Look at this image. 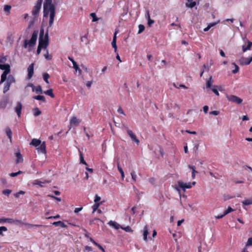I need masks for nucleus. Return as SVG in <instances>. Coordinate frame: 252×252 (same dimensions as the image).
Returning <instances> with one entry per match:
<instances>
[{"instance_id":"5701e85b","label":"nucleus","mask_w":252,"mask_h":252,"mask_svg":"<svg viewBox=\"0 0 252 252\" xmlns=\"http://www.w3.org/2000/svg\"><path fill=\"white\" fill-rule=\"evenodd\" d=\"M5 132L6 134V135L8 137V138L10 139V141L11 142L12 141V132L11 130L9 127H7L5 128Z\"/></svg>"},{"instance_id":"6e6d98bb","label":"nucleus","mask_w":252,"mask_h":252,"mask_svg":"<svg viewBox=\"0 0 252 252\" xmlns=\"http://www.w3.org/2000/svg\"><path fill=\"white\" fill-rule=\"evenodd\" d=\"M101 198L100 196H99L98 195H97V194H96L95 195V198H94V201L95 203H98V202L99 201H100ZM100 204H101V202L100 203Z\"/></svg>"},{"instance_id":"c756f323","label":"nucleus","mask_w":252,"mask_h":252,"mask_svg":"<svg viewBox=\"0 0 252 252\" xmlns=\"http://www.w3.org/2000/svg\"><path fill=\"white\" fill-rule=\"evenodd\" d=\"M33 98L35 99L36 100H41L43 102H45V101H46L45 98L44 96H43V95H38L34 96L33 97Z\"/></svg>"},{"instance_id":"37998d69","label":"nucleus","mask_w":252,"mask_h":252,"mask_svg":"<svg viewBox=\"0 0 252 252\" xmlns=\"http://www.w3.org/2000/svg\"><path fill=\"white\" fill-rule=\"evenodd\" d=\"M42 182L41 181H40L38 180H35L33 181V185H39L41 187H43V185H42Z\"/></svg>"},{"instance_id":"13d9d810","label":"nucleus","mask_w":252,"mask_h":252,"mask_svg":"<svg viewBox=\"0 0 252 252\" xmlns=\"http://www.w3.org/2000/svg\"><path fill=\"white\" fill-rule=\"evenodd\" d=\"M155 22L154 20H152L151 18L148 20V25L149 27H151L153 24Z\"/></svg>"},{"instance_id":"dca6fc26","label":"nucleus","mask_w":252,"mask_h":252,"mask_svg":"<svg viewBox=\"0 0 252 252\" xmlns=\"http://www.w3.org/2000/svg\"><path fill=\"white\" fill-rule=\"evenodd\" d=\"M37 150H38V152L45 154L46 153V151L45 142H43L42 143H41L39 147L37 148Z\"/></svg>"},{"instance_id":"393cba45","label":"nucleus","mask_w":252,"mask_h":252,"mask_svg":"<svg viewBox=\"0 0 252 252\" xmlns=\"http://www.w3.org/2000/svg\"><path fill=\"white\" fill-rule=\"evenodd\" d=\"M213 83V80L212 76H210L209 79L207 81L206 83V88H210L211 85Z\"/></svg>"},{"instance_id":"680f3d73","label":"nucleus","mask_w":252,"mask_h":252,"mask_svg":"<svg viewBox=\"0 0 252 252\" xmlns=\"http://www.w3.org/2000/svg\"><path fill=\"white\" fill-rule=\"evenodd\" d=\"M42 48H43L41 47V45L40 44L38 45L37 49V51H36L37 55H39L40 53Z\"/></svg>"},{"instance_id":"a878e982","label":"nucleus","mask_w":252,"mask_h":252,"mask_svg":"<svg viewBox=\"0 0 252 252\" xmlns=\"http://www.w3.org/2000/svg\"><path fill=\"white\" fill-rule=\"evenodd\" d=\"M252 46V42H249L248 44L245 46L243 45L242 46L243 51L244 52H246L247 50H250Z\"/></svg>"},{"instance_id":"e433bc0d","label":"nucleus","mask_w":252,"mask_h":252,"mask_svg":"<svg viewBox=\"0 0 252 252\" xmlns=\"http://www.w3.org/2000/svg\"><path fill=\"white\" fill-rule=\"evenodd\" d=\"M41 111L38 108H35L34 109V114H33L35 117L39 116V115L41 114Z\"/></svg>"},{"instance_id":"ddd939ff","label":"nucleus","mask_w":252,"mask_h":252,"mask_svg":"<svg viewBox=\"0 0 252 252\" xmlns=\"http://www.w3.org/2000/svg\"><path fill=\"white\" fill-rule=\"evenodd\" d=\"M3 70H4V71L1 75V80L0 81V84H1L2 83H3V82H4L6 80L7 75L9 73V72L10 71V69L7 68V69H3Z\"/></svg>"},{"instance_id":"774afa93","label":"nucleus","mask_w":252,"mask_h":252,"mask_svg":"<svg viewBox=\"0 0 252 252\" xmlns=\"http://www.w3.org/2000/svg\"><path fill=\"white\" fill-rule=\"evenodd\" d=\"M28 87H32V91L33 92H34V90H35V86L33 85V84L32 83H29L27 85Z\"/></svg>"},{"instance_id":"1a4fd4ad","label":"nucleus","mask_w":252,"mask_h":252,"mask_svg":"<svg viewBox=\"0 0 252 252\" xmlns=\"http://www.w3.org/2000/svg\"><path fill=\"white\" fill-rule=\"evenodd\" d=\"M6 61L5 57H0V69L1 70L10 68V65L8 64H5Z\"/></svg>"},{"instance_id":"20e7f679","label":"nucleus","mask_w":252,"mask_h":252,"mask_svg":"<svg viewBox=\"0 0 252 252\" xmlns=\"http://www.w3.org/2000/svg\"><path fill=\"white\" fill-rule=\"evenodd\" d=\"M178 185L175 186V189L179 192L180 191V189L185 191L187 189H190L192 187L191 183H185L182 181H179L177 182Z\"/></svg>"},{"instance_id":"f704fd0d","label":"nucleus","mask_w":252,"mask_h":252,"mask_svg":"<svg viewBox=\"0 0 252 252\" xmlns=\"http://www.w3.org/2000/svg\"><path fill=\"white\" fill-rule=\"evenodd\" d=\"M7 231V228L6 227L2 226L0 227V235L3 236V232H6Z\"/></svg>"},{"instance_id":"6e6552de","label":"nucleus","mask_w":252,"mask_h":252,"mask_svg":"<svg viewBox=\"0 0 252 252\" xmlns=\"http://www.w3.org/2000/svg\"><path fill=\"white\" fill-rule=\"evenodd\" d=\"M9 100L8 96H3L0 100V109H4L7 105Z\"/></svg>"},{"instance_id":"7ed1b4c3","label":"nucleus","mask_w":252,"mask_h":252,"mask_svg":"<svg viewBox=\"0 0 252 252\" xmlns=\"http://www.w3.org/2000/svg\"><path fill=\"white\" fill-rule=\"evenodd\" d=\"M9 220L10 221L9 222H10V224H15V225H21V224H22V225H26V226H28L29 228H33V227H38V226H42L41 225L32 224H30V223H29L24 222H23L21 220H17V219H12V218H10V220Z\"/></svg>"},{"instance_id":"cd10ccee","label":"nucleus","mask_w":252,"mask_h":252,"mask_svg":"<svg viewBox=\"0 0 252 252\" xmlns=\"http://www.w3.org/2000/svg\"><path fill=\"white\" fill-rule=\"evenodd\" d=\"M44 94H45L46 95L51 96L52 98H54L55 97V95L53 93V90L52 89H50L44 92Z\"/></svg>"},{"instance_id":"a19ab883","label":"nucleus","mask_w":252,"mask_h":252,"mask_svg":"<svg viewBox=\"0 0 252 252\" xmlns=\"http://www.w3.org/2000/svg\"><path fill=\"white\" fill-rule=\"evenodd\" d=\"M232 64L234 65L235 69L232 70V72L233 74H236L239 71V67L235 63H233Z\"/></svg>"},{"instance_id":"473e14b6","label":"nucleus","mask_w":252,"mask_h":252,"mask_svg":"<svg viewBox=\"0 0 252 252\" xmlns=\"http://www.w3.org/2000/svg\"><path fill=\"white\" fill-rule=\"evenodd\" d=\"M80 163H82L83 164L87 165V163L85 161L83 157V153L80 151Z\"/></svg>"},{"instance_id":"58836bf2","label":"nucleus","mask_w":252,"mask_h":252,"mask_svg":"<svg viewBox=\"0 0 252 252\" xmlns=\"http://www.w3.org/2000/svg\"><path fill=\"white\" fill-rule=\"evenodd\" d=\"M100 203H95L92 206L93 209V213H94L95 211H96L100 206Z\"/></svg>"},{"instance_id":"8fccbe9b","label":"nucleus","mask_w":252,"mask_h":252,"mask_svg":"<svg viewBox=\"0 0 252 252\" xmlns=\"http://www.w3.org/2000/svg\"><path fill=\"white\" fill-rule=\"evenodd\" d=\"M12 190L11 189H4L2 190V193L6 196H9V195L11 193Z\"/></svg>"},{"instance_id":"ea45409f","label":"nucleus","mask_w":252,"mask_h":252,"mask_svg":"<svg viewBox=\"0 0 252 252\" xmlns=\"http://www.w3.org/2000/svg\"><path fill=\"white\" fill-rule=\"evenodd\" d=\"M196 3L195 1H192L190 2L189 3H186V5L187 7H189V8H193L196 5Z\"/></svg>"},{"instance_id":"4d7b16f0","label":"nucleus","mask_w":252,"mask_h":252,"mask_svg":"<svg viewBox=\"0 0 252 252\" xmlns=\"http://www.w3.org/2000/svg\"><path fill=\"white\" fill-rule=\"evenodd\" d=\"M121 228L123 229H124L125 230H126V232H131V231H132L131 228H130V227H129L128 226L126 227H121Z\"/></svg>"},{"instance_id":"e2e57ef3","label":"nucleus","mask_w":252,"mask_h":252,"mask_svg":"<svg viewBox=\"0 0 252 252\" xmlns=\"http://www.w3.org/2000/svg\"><path fill=\"white\" fill-rule=\"evenodd\" d=\"M95 246L96 247H97L102 252H105V251L104 249L103 248V247L99 244L97 243Z\"/></svg>"},{"instance_id":"9d476101","label":"nucleus","mask_w":252,"mask_h":252,"mask_svg":"<svg viewBox=\"0 0 252 252\" xmlns=\"http://www.w3.org/2000/svg\"><path fill=\"white\" fill-rule=\"evenodd\" d=\"M127 133L128 135L130 137L132 141L135 142L137 145H139V140L137 138L136 135L133 133L132 131L130 129H127Z\"/></svg>"},{"instance_id":"603ef678","label":"nucleus","mask_w":252,"mask_h":252,"mask_svg":"<svg viewBox=\"0 0 252 252\" xmlns=\"http://www.w3.org/2000/svg\"><path fill=\"white\" fill-rule=\"evenodd\" d=\"M251 246H252V237H250L248 239L245 247L247 248V247Z\"/></svg>"},{"instance_id":"bb28decb","label":"nucleus","mask_w":252,"mask_h":252,"mask_svg":"<svg viewBox=\"0 0 252 252\" xmlns=\"http://www.w3.org/2000/svg\"><path fill=\"white\" fill-rule=\"evenodd\" d=\"M243 205H252V198H248V199H247L244 201H243L242 202Z\"/></svg>"},{"instance_id":"4be33fe9","label":"nucleus","mask_w":252,"mask_h":252,"mask_svg":"<svg viewBox=\"0 0 252 252\" xmlns=\"http://www.w3.org/2000/svg\"><path fill=\"white\" fill-rule=\"evenodd\" d=\"M52 224L53 225H55L56 226H60L61 227L63 228L67 227V225L65 224L63 221H55L52 223Z\"/></svg>"},{"instance_id":"4c0bfd02","label":"nucleus","mask_w":252,"mask_h":252,"mask_svg":"<svg viewBox=\"0 0 252 252\" xmlns=\"http://www.w3.org/2000/svg\"><path fill=\"white\" fill-rule=\"evenodd\" d=\"M10 86L11 85L7 84V82L6 83V84H5V86H4V88H3V92L4 94H5L9 90Z\"/></svg>"},{"instance_id":"b1692460","label":"nucleus","mask_w":252,"mask_h":252,"mask_svg":"<svg viewBox=\"0 0 252 252\" xmlns=\"http://www.w3.org/2000/svg\"><path fill=\"white\" fill-rule=\"evenodd\" d=\"M15 82V80L13 76L12 75H9L6 81L7 84L11 85L12 83H14Z\"/></svg>"},{"instance_id":"f8f14e48","label":"nucleus","mask_w":252,"mask_h":252,"mask_svg":"<svg viewBox=\"0 0 252 252\" xmlns=\"http://www.w3.org/2000/svg\"><path fill=\"white\" fill-rule=\"evenodd\" d=\"M68 59L72 62L73 66V67L76 70V71H78V73L81 74L82 73V70L79 68L78 65L77 64L76 62L70 57H68Z\"/></svg>"},{"instance_id":"c03bdc74","label":"nucleus","mask_w":252,"mask_h":252,"mask_svg":"<svg viewBox=\"0 0 252 252\" xmlns=\"http://www.w3.org/2000/svg\"><path fill=\"white\" fill-rule=\"evenodd\" d=\"M217 88H219L218 86H214L212 88V90L217 95H219Z\"/></svg>"},{"instance_id":"864d4df0","label":"nucleus","mask_w":252,"mask_h":252,"mask_svg":"<svg viewBox=\"0 0 252 252\" xmlns=\"http://www.w3.org/2000/svg\"><path fill=\"white\" fill-rule=\"evenodd\" d=\"M90 16L93 17V22H96L98 20V19L96 17V15L94 13H91Z\"/></svg>"},{"instance_id":"c85d7f7f","label":"nucleus","mask_w":252,"mask_h":252,"mask_svg":"<svg viewBox=\"0 0 252 252\" xmlns=\"http://www.w3.org/2000/svg\"><path fill=\"white\" fill-rule=\"evenodd\" d=\"M117 167H118L119 171L120 172V173L121 174V177H122V179H124V178L125 177L124 172V171H123L122 168L120 166V163L119 162H117Z\"/></svg>"},{"instance_id":"338daca9","label":"nucleus","mask_w":252,"mask_h":252,"mask_svg":"<svg viewBox=\"0 0 252 252\" xmlns=\"http://www.w3.org/2000/svg\"><path fill=\"white\" fill-rule=\"evenodd\" d=\"M44 32L43 29H41L40 31V34H39V37H41V38H43Z\"/></svg>"},{"instance_id":"c9c22d12","label":"nucleus","mask_w":252,"mask_h":252,"mask_svg":"<svg viewBox=\"0 0 252 252\" xmlns=\"http://www.w3.org/2000/svg\"><path fill=\"white\" fill-rule=\"evenodd\" d=\"M110 225L113 226L114 228L116 229H119V224H118L116 222L113 221L112 220L110 221L109 222Z\"/></svg>"},{"instance_id":"052dcab7","label":"nucleus","mask_w":252,"mask_h":252,"mask_svg":"<svg viewBox=\"0 0 252 252\" xmlns=\"http://www.w3.org/2000/svg\"><path fill=\"white\" fill-rule=\"evenodd\" d=\"M219 114L220 111H212L210 112V115H218Z\"/></svg>"},{"instance_id":"49530a36","label":"nucleus","mask_w":252,"mask_h":252,"mask_svg":"<svg viewBox=\"0 0 252 252\" xmlns=\"http://www.w3.org/2000/svg\"><path fill=\"white\" fill-rule=\"evenodd\" d=\"M11 8V6L10 5H5L4 6L3 9H4V11L5 12H7L8 13H9Z\"/></svg>"},{"instance_id":"f257e3e1","label":"nucleus","mask_w":252,"mask_h":252,"mask_svg":"<svg viewBox=\"0 0 252 252\" xmlns=\"http://www.w3.org/2000/svg\"><path fill=\"white\" fill-rule=\"evenodd\" d=\"M49 15V26L52 27L55 16V7L52 3V0H45L43 3V16L47 17Z\"/></svg>"},{"instance_id":"39448f33","label":"nucleus","mask_w":252,"mask_h":252,"mask_svg":"<svg viewBox=\"0 0 252 252\" xmlns=\"http://www.w3.org/2000/svg\"><path fill=\"white\" fill-rule=\"evenodd\" d=\"M41 45V47L43 48H46L48 45V33L46 32L44 38H39V43L38 45Z\"/></svg>"},{"instance_id":"5fc2aeb1","label":"nucleus","mask_w":252,"mask_h":252,"mask_svg":"<svg viewBox=\"0 0 252 252\" xmlns=\"http://www.w3.org/2000/svg\"><path fill=\"white\" fill-rule=\"evenodd\" d=\"M25 193V191L20 190L18 192H17L15 194H14V196L16 198H19L20 194H24Z\"/></svg>"},{"instance_id":"4468645a","label":"nucleus","mask_w":252,"mask_h":252,"mask_svg":"<svg viewBox=\"0 0 252 252\" xmlns=\"http://www.w3.org/2000/svg\"><path fill=\"white\" fill-rule=\"evenodd\" d=\"M33 68H34V64L33 63H32L31 64L28 68V69H27V71H28V79H30L33 74Z\"/></svg>"},{"instance_id":"2f4dec72","label":"nucleus","mask_w":252,"mask_h":252,"mask_svg":"<svg viewBox=\"0 0 252 252\" xmlns=\"http://www.w3.org/2000/svg\"><path fill=\"white\" fill-rule=\"evenodd\" d=\"M49 77H50V75H49V74L48 73H44L43 74V79L45 81V82L46 83H47V84L49 83V82L48 81V79H49Z\"/></svg>"},{"instance_id":"f03ea898","label":"nucleus","mask_w":252,"mask_h":252,"mask_svg":"<svg viewBox=\"0 0 252 252\" xmlns=\"http://www.w3.org/2000/svg\"><path fill=\"white\" fill-rule=\"evenodd\" d=\"M38 33V31H34L32 33L31 39L29 41L28 40H25L24 45L25 48H26L28 45H29V47H32L35 44Z\"/></svg>"},{"instance_id":"f3484780","label":"nucleus","mask_w":252,"mask_h":252,"mask_svg":"<svg viewBox=\"0 0 252 252\" xmlns=\"http://www.w3.org/2000/svg\"><path fill=\"white\" fill-rule=\"evenodd\" d=\"M22 107V104L20 102H18L17 103L16 106L15 108V111L19 117H20L21 116Z\"/></svg>"},{"instance_id":"6ab92c4d","label":"nucleus","mask_w":252,"mask_h":252,"mask_svg":"<svg viewBox=\"0 0 252 252\" xmlns=\"http://www.w3.org/2000/svg\"><path fill=\"white\" fill-rule=\"evenodd\" d=\"M116 34H117V32H116L114 34L113 40L111 43L112 46L113 48H114V51L115 53L117 52V46L116 45V38H117Z\"/></svg>"},{"instance_id":"7c9ffc66","label":"nucleus","mask_w":252,"mask_h":252,"mask_svg":"<svg viewBox=\"0 0 252 252\" xmlns=\"http://www.w3.org/2000/svg\"><path fill=\"white\" fill-rule=\"evenodd\" d=\"M189 168L190 169H192V175H191V176H192V178L193 179H194L195 177V173H197V171H196L195 169H194V167L193 166H191L190 165H189L188 166Z\"/></svg>"},{"instance_id":"9b49d317","label":"nucleus","mask_w":252,"mask_h":252,"mask_svg":"<svg viewBox=\"0 0 252 252\" xmlns=\"http://www.w3.org/2000/svg\"><path fill=\"white\" fill-rule=\"evenodd\" d=\"M252 62V56L250 58L242 57L239 60L240 64L243 65H249Z\"/></svg>"},{"instance_id":"412c9836","label":"nucleus","mask_w":252,"mask_h":252,"mask_svg":"<svg viewBox=\"0 0 252 252\" xmlns=\"http://www.w3.org/2000/svg\"><path fill=\"white\" fill-rule=\"evenodd\" d=\"M41 143V140L37 139H33L32 140V142L30 143V145H32L35 147H37L38 146H39Z\"/></svg>"},{"instance_id":"72a5a7b5","label":"nucleus","mask_w":252,"mask_h":252,"mask_svg":"<svg viewBox=\"0 0 252 252\" xmlns=\"http://www.w3.org/2000/svg\"><path fill=\"white\" fill-rule=\"evenodd\" d=\"M34 91H35V92L37 94H42L43 93V91H42V88H41V86H40V85L37 86L36 87V88L35 87Z\"/></svg>"},{"instance_id":"de8ad7c7","label":"nucleus","mask_w":252,"mask_h":252,"mask_svg":"<svg viewBox=\"0 0 252 252\" xmlns=\"http://www.w3.org/2000/svg\"><path fill=\"white\" fill-rule=\"evenodd\" d=\"M23 173V172L21 171H18L17 172H15V173H11L9 174V175L11 176V177H16L20 174H21Z\"/></svg>"},{"instance_id":"bf43d9fd","label":"nucleus","mask_w":252,"mask_h":252,"mask_svg":"<svg viewBox=\"0 0 252 252\" xmlns=\"http://www.w3.org/2000/svg\"><path fill=\"white\" fill-rule=\"evenodd\" d=\"M44 57L47 60H51L52 59V57L49 55L48 52H47V53L44 55Z\"/></svg>"},{"instance_id":"0e129e2a","label":"nucleus","mask_w":252,"mask_h":252,"mask_svg":"<svg viewBox=\"0 0 252 252\" xmlns=\"http://www.w3.org/2000/svg\"><path fill=\"white\" fill-rule=\"evenodd\" d=\"M83 230L85 232L84 235H85V236L88 238H90V236H89V233L87 231V230L85 228L83 229Z\"/></svg>"},{"instance_id":"2eb2a0df","label":"nucleus","mask_w":252,"mask_h":252,"mask_svg":"<svg viewBox=\"0 0 252 252\" xmlns=\"http://www.w3.org/2000/svg\"><path fill=\"white\" fill-rule=\"evenodd\" d=\"M80 123V121L76 117H73L71 118L70 121V125L71 126H77Z\"/></svg>"},{"instance_id":"0eeeda50","label":"nucleus","mask_w":252,"mask_h":252,"mask_svg":"<svg viewBox=\"0 0 252 252\" xmlns=\"http://www.w3.org/2000/svg\"><path fill=\"white\" fill-rule=\"evenodd\" d=\"M43 0H38L36 5L34 6L33 9L32 11V14L34 16H36L41 7V4Z\"/></svg>"},{"instance_id":"3c124183","label":"nucleus","mask_w":252,"mask_h":252,"mask_svg":"<svg viewBox=\"0 0 252 252\" xmlns=\"http://www.w3.org/2000/svg\"><path fill=\"white\" fill-rule=\"evenodd\" d=\"M234 210L231 207H228V208H227V210H226L224 212V215H227L228 214H229V213L233 211Z\"/></svg>"},{"instance_id":"aec40b11","label":"nucleus","mask_w":252,"mask_h":252,"mask_svg":"<svg viewBox=\"0 0 252 252\" xmlns=\"http://www.w3.org/2000/svg\"><path fill=\"white\" fill-rule=\"evenodd\" d=\"M149 234V229L148 225H145L143 229V239L144 241H146L147 240V236Z\"/></svg>"},{"instance_id":"a211bd4d","label":"nucleus","mask_w":252,"mask_h":252,"mask_svg":"<svg viewBox=\"0 0 252 252\" xmlns=\"http://www.w3.org/2000/svg\"><path fill=\"white\" fill-rule=\"evenodd\" d=\"M15 157H16V163L17 164L22 163L23 161L22 156L20 152L16 153Z\"/></svg>"},{"instance_id":"09e8293b","label":"nucleus","mask_w":252,"mask_h":252,"mask_svg":"<svg viewBox=\"0 0 252 252\" xmlns=\"http://www.w3.org/2000/svg\"><path fill=\"white\" fill-rule=\"evenodd\" d=\"M130 174H131V178L134 181H136V178H137V175L136 174V173L134 171H132L131 173H130Z\"/></svg>"},{"instance_id":"a18cd8bd","label":"nucleus","mask_w":252,"mask_h":252,"mask_svg":"<svg viewBox=\"0 0 252 252\" xmlns=\"http://www.w3.org/2000/svg\"><path fill=\"white\" fill-rule=\"evenodd\" d=\"M10 220V218H0V223L3 222H6V223H8L10 224V222H9L10 220Z\"/></svg>"},{"instance_id":"79ce46f5","label":"nucleus","mask_w":252,"mask_h":252,"mask_svg":"<svg viewBox=\"0 0 252 252\" xmlns=\"http://www.w3.org/2000/svg\"><path fill=\"white\" fill-rule=\"evenodd\" d=\"M138 29H139V30L138 32V34H140L144 31V30L145 29V27L144 25L140 24L138 26Z\"/></svg>"},{"instance_id":"423d86ee","label":"nucleus","mask_w":252,"mask_h":252,"mask_svg":"<svg viewBox=\"0 0 252 252\" xmlns=\"http://www.w3.org/2000/svg\"><path fill=\"white\" fill-rule=\"evenodd\" d=\"M226 98L229 101L237 104H241L243 101L242 99L234 95H227Z\"/></svg>"},{"instance_id":"69168bd1","label":"nucleus","mask_w":252,"mask_h":252,"mask_svg":"<svg viewBox=\"0 0 252 252\" xmlns=\"http://www.w3.org/2000/svg\"><path fill=\"white\" fill-rule=\"evenodd\" d=\"M118 112L119 113H120V114H123L124 115H125V113H124L123 110L122 109V108L120 107L118 109Z\"/></svg>"}]
</instances>
